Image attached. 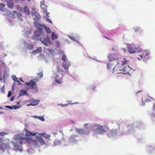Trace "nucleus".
<instances>
[{
    "label": "nucleus",
    "instance_id": "24",
    "mask_svg": "<svg viewBox=\"0 0 155 155\" xmlns=\"http://www.w3.org/2000/svg\"><path fill=\"white\" fill-rule=\"evenodd\" d=\"M28 94L27 91L25 90H21L19 95V97L22 96L24 95L28 96Z\"/></svg>",
    "mask_w": 155,
    "mask_h": 155
},
{
    "label": "nucleus",
    "instance_id": "7",
    "mask_svg": "<svg viewBox=\"0 0 155 155\" xmlns=\"http://www.w3.org/2000/svg\"><path fill=\"white\" fill-rule=\"evenodd\" d=\"M34 24L37 29L35 31V36L39 37L41 35L43 29V25L40 23L38 21H35Z\"/></svg>",
    "mask_w": 155,
    "mask_h": 155
},
{
    "label": "nucleus",
    "instance_id": "46",
    "mask_svg": "<svg viewBox=\"0 0 155 155\" xmlns=\"http://www.w3.org/2000/svg\"><path fill=\"white\" fill-rule=\"evenodd\" d=\"M69 104H58V105H61L62 107H64V106H67Z\"/></svg>",
    "mask_w": 155,
    "mask_h": 155
},
{
    "label": "nucleus",
    "instance_id": "26",
    "mask_svg": "<svg viewBox=\"0 0 155 155\" xmlns=\"http://www.w3.org/2000/svg\"><path fill=\"white\" fill-rule=\"evenodd\" d=\"M30 89L32 90L31 91L34 93H37L39 92V91L38 88V87L36 85L33 86Z\"/></svg>",
    "mask_w": 155,
    "mask_h": 155
},
{
    "label": "nucleus",
    "instance_id": "36",
    "mask_svg": "<svg viewBox=\"0 0 155 155\" xmlns=\"http://www.w3.org/2000/svg\"><path fill=\"white\" fill-rule=\"evenodd\" d=\"M11 78L14 81V82H15L18 80V78H17L16 76L15 75H12V76Z\"/></svg>",
    "mask_w": 155,
    "mask_h": 155
},
{
    "label": "nucleus",
    "instance_id": "17",
    "mask_svg": "<svg viewBox=\"0 0 155 155\" xmlns=\"http://www.w3.org/2000/svg\"><path fill=\"white\" fill-rule=\"evenodd\" d=\"M9 147L8 143H1L0 144V150H2L3 152H5L4 149H8Z\"/></svg>",
    "mask_w": 155,
    "mask_h": 155
},
{
    "label": "nucleus",
    "instance_id": "1",
    "mask_svg": "<svg viewBox=\"0 0 155 155\" xmlns=\"http://www.w3.org/2000/svg\"><path fill=\"white\" fill-rule=\"evenodd\" d=\"M13 139L15 141H12V144L13 145L14 148H19L20 145L23 143V142L25 140V138L23 134H21L15 135L13 137Z\"/></svg>",
    "mask_w": 155,
    "mask_h": 155
},
{
    "label": "nucleus",
    "instance_id": "20",
    "mask_svg": "<svg viewBox=\"0 0 155 155\" xmlns=\"http://www.w3.org/2000/svg\"><path fill=\"white\" fill-rule=\"evenodd\" d=\"M36 137L38 140L39 142L41 145L43 146L46 144L45 141L43 140L42 138L39 135H37L36 136Z\"/></svg>",
    "mask_w": 155,
    "mask_h": 155
},
{
    "label": "nucleus",
    "instance_id": "54",
    "mask_svg": "<svg viewBox=\"0 0 155 155\" xmlns=\"http://www.w3.org/2000/svg\"><path fill=\"white\" fill-rule=\"evenodd\" d=\"M88 124H84V128H86L87 129L88 127Z\"/></svg>",
    "mask_w": 155,
    "mask_h": 155
},
{
    "label": "nucleus",
    "instance_id": "55",
    "mask_svg": "<svg viewBox=\"0 0 155 155\" xmlns=\"http://www.w3.org/2000/svg\"><path fill=\"white\" fill-rule=\"evenodd\" d=\"M15 148V149H14V150H17V151H19L21 152L22 151V149H18L19 148L16 147V148Z\"/></svg>",
    "mask_w": 155,
    "mask_h": 155
},
{
    "label": "nucleus",
    "instance_id": "56",
    "mask_svg": "<svg viewBox=\"0 0 155 155\" xmlns=\"http://www.w3.org/2000/svg\"><path fill=\"white\" fill-rule=\"evenodd\" d=\"M48 51L50 53H53L54 52L53 50L51 49H48Z\"/></svg>",
    "mask_w": 155,
    "mask_h": 155
},
{
    "label": "nucleus",
    "instance_id": "47",
    "mask_svg": "<svg viewBox=\"0 0 155 155\" xmlns=\"http://www.w3.org/2000/svg\"><path fill=\"white\" fill-rule=\"evenodd\" d=\"M57 71L58 72H64V70L62 69H61L60 70V69H59V67L58 66L57 67Z\"/></svg>",
    "mask_w": 155,
    "mask_h": 155
},
{
    "label": "nucleus",
    "instance_id": "10",
    "mask_svg": "<svg viewBox=\"0 0 155 155\" xmlns=\"http://www.w3.org/2000/svg\"><path fill=\"white\" fill-rule=\"evenodd\" d=\"M38 41H40L42 44L46 46H48L51 43L50 37L48 36L46 37H40Z\"/></svg>",
    "mask_w": 155,
    "mask_h": 155
},
{
    "label": "nucleus",
    "instance_id": "61",
    "mask_svg": "<svg viewBox=\"0 0 155 155\" xmlns=\"http://www.w3.org/2000/svg\"><path fill=\"white\" fill-rule=\"evenodd\" d=\"M37 133H32L31 134V136H35L37 134Z\"/></svg>",
    "mask_w": 155,
    "mask_h": 155
},
{
    "label": "nucleus",
    "instance_id": "33",
    "mask_svg": "<svg viewBox=\"0 0 155 155\" xmlns=\"http://www.w3.org/2000/svg\"><path fill=\"white\" fill-rule=\"evenodd\" d=\"M25 140H27V142L28 143H31L32 144V143H33L32 140H33L31 138H25Z\"/></svg>",
    "mask_w": 155,
    "mask_h": 155
},
{
    "label": "nucleus",
    "instance_id": "35",
    "mask_svg": "<svg viewBox=\"0 0 155 155\" xmlns=\"http://www.w3.org/2000/svg\"><path fill=\"white\" fill-rule=\"evenodd\" d=\"M150 116L152 120H155V115L153 113H150Z\"/></svg>",
    "mask_w": 155,
    "mask_h": 155
},
{
    "label": "nucleus",
    "instance_id": "64",
    "mask_svg": "<svg viewBox=\"0 0 155 155\" xmlns=\"http://www.w3.org/2000/svg\"><path fill=\"white\" fill-rule=\"evenodd\" d=\"M32 117H33L35 118L38 119V116H36V115H35V116H32Z\"/></svg>",
    "mask_w": 155,
    "mask_h": 155
},
{
    "label": "nucleus",
    "instance_id": "19",
    "mask_svg": "<svg viewBox=\"0 0 155 155\" xmlns=\"http://www.w3.org/2000/svg\"><path fill=\"white\" fill-rule=\"evenodd\" d=\"M36 82L33 80H31L28 82L25 83V84L28 86L30 89L33 86L36 85Z\"/></svg>",
    "mask_w": 155,
    "mask_h": 155
},
{
    "label": "nucleus",
    "instance_id": "52",
    "mask_svg": "<svg viewBox=\"0 0 155 155\" xmlns=\"http://www.w3.org/2000/svg\"><path fill=\"white\" fill-rule=\"evenodd\" d=\"M45 19H46V21L48 22H49V23H51V24L52 23V21H51V20H50L49 18H45Z\"/></svg>",
    "mask_w": 155,
    "mask_h": 155
},
{
    "label": "nucleus",
    "instance_id": "29",
    "mask_svg": "<svg viewBox=\"0 0 155 155\" xmlns=\"http://www.w3.org/2000/svg\"><path fill=\"white\" fill-rule=\"evenodd\" d=\"M43 26L45 31L48 34H50L51 33V31L50 28L47 27L44 25H43Z\"/></svg>",
    "mask_w": 155,
    "mask_h": 155
},
{
    "label": "nucleus",
    "instance_id": "57",
    "mask_svg": "<svg viewBox=\"0 0 155 155\" xmlns=\"http://www.w3.org/2000/svg\"><path fill=\"white\" fill-rule=\"evenodd\" d=\"M96 86L94 85L93 86V87H92L91 89L93 91H95V90Z\"/></svg>",
    "mask_w": 155,
    "mask_h": 155
},
{
    "label": "nucleus",
    "instance_id": "6",
    "mask_svg": "<svg viewBox=\"0 0 155 155\" xmlns=\"http://www.w3.org/2000/svg\"><path fill=\"white\" fill-rule=\"evenodd\" d=\"M128 129L127 132H123L122 135H130L135 137H137L138 135V134L134 129L133 125L130 124L127 126Z\"/></svg>",
    "mask_w": 155,
    "mask_h": 155
},
{
    "label": "nucleus",
    "instance_id": "2",
    "mask_svg": "<svg viewBox=\"0 0 155 155\" xmlns=\"http://www.w3.org/2000/svg\"><path fill=\"white\" fill-rule=\"evenodd\" d=\"M108 129V127L107 126L100 125H94L92 127V130L95 133V135L97 134H101L106 133Z\"/></svg>",
    "mask_w": 155,
    "mask_h": 155
},
{
    "label": "nucleus",
    "instance_id": "49",
    "mask_svg": "<svg viewBox=\"0 0 155 155\" xmlns=\"http://www.w3.org/2000/svg\"><path fill=\"white\" fill-rule=\"evenodd\" d=\"M88 58H91V59H92V60H94L96 61H98V62H102L101 61H100L97 60H96V59L95 58H92L90 56H88Z\"/></svg>",
    "mask_w": 155,
    "mask_h": 155
},
{
    "label": "nucleus",
    "instance_id": "43",
    "mask_svg": "<svg viewBox=\"0 0 155 155\" xmlns=\"http://www.w3.org/2000/svg\"><path fill=\"white\" fill-rule=\"evenodd\" d=\"M38 119L43 121H44L45 120V119L43 116H38Z\"/></svg>",
    "mask_w": 155,
    "mask_h": 155
},
{
    "label": "nucleus",
    "instance_id": "48",
    "mask_svg": "<svg viewBox=\"0 0 155 155\" xmlns=\"http://www.w3.org/2000/svg\"><path fill=\"white\" fill-rule=\"evenodd\" d=\"M12 94V92L11 91H9L8 93V94L7 95V97H9L10 96H11Z\"/></svg>",
    "mask_w": 155,
    "mask_h": 155
},
{
    "label": "nucleus",
    "instance_id": "37",
    "mask_svg": "<svg viewBox=\"0 0 155 155\" xmlns=\"http://www.w3.org/2000/svg\"><path fill=\"white\" fill-rule=\"evenodd\" d=\"M31 132L29 131L28 130H26V134L25 135L26 136H31Z\"/></svg>",
    "mask_w": 155,
    "mask_h": 155
},
{
    "label": "nucleus",
    "instance_id": "3",
    "mask_svg": "<svg viewBox=\"0 0 155 155\" xmlns=\"http://www.w3.org/2000/svg\"><path fill=\"white\" fill-rule=\"evenodd\" d=\"M137 53L138 54H140L139 55L141 57V59L143 58V60L145 63L150 58V55L151 52L149 50H144L140 48L137 51Z\"/></svg>",
    "mask_w": 155,
    "mask_h": 155
},
{
    "label": "nucleus",
    "instance_id": "42",
    "mask_svg": "<svg viewBox=\"0 0 155 155\" xmlns=\"http://www.w3.org/2000/svg\"><path fill=\"white\" fill-rule=\"evenodd\" d=\"M13 109H14L15 110H16L17 109H18L19 108H20L21 107V106H18V105H14L13 106Z\"/></svg>",
    "mask_w": 155,
    "mask_h": 155
},
{
    "label": "nucleus",
    "instance_id": "14",
    "mask_svg": "<svg viewBox=\"0 0 155 155\" xmlns=\"http://www.w3.org/2000/svg\"><path fill=\"white\" fill-rule=\"evenodd\" d=\"M78 140V135H71L69 138V142L71 143L76 144Z\"/></svg>",
    "mask_w": 155,
    "mask_h": 155
},
{
    "label": "nucleus",
    "instance_id": "22",
    "mask_svg": "<svg viewBox=\"0 0 155 155\" xmlns=\"http://www.w3.org/2000/svg\"><path fill=\"white\" fill-rule=\"evenodd\" d=\"M32 16L33 17V18L35 21H38L41 18V16L37 13L34 15Z\"/></svg>",
    "mask_w": 155,
    "mask_h": 155
},
{
    "label": "nucleus",
    "instance_id": "28",
    "mask_svg": "<svg viewBox=\"0 0 155 155\" xmlns=\"http://www.w3.org/2000/svg\"><path fill=\"white\" fill-rule=\"evenodd\" d=\"M58 37V35L54 32L51 33V39L52 40H55L57 39Z\"/></svg>",
    "mask_w": 155,
    "mask_h": 155
},
{
    "label": "nucleus",
    "instance_id": "11",
    "mask_svg": "<svg viewBox=\"0 0 155 155\" xmlns=\"http://www.w3.org/2000/svg\"><path fill=\"white\" fill-rule=\"evenodd\" d=\"M118 131L116 129H113L108 132L107 135L108 137L113 138L116 137Z\"/></svg>",
    "mask_w": 155,
    "mask_h": 155
},
{
    "label": "nucleus",
    "instance_id": "16",
    "mask_svg": "<svg viewBox=\"0 0 155 155\" xmlns=\"http://www.w3.org/2000/svg\"><path fill=\"white\" fill-rule=\"evenodd\" d=\"M53 75L54 76V78L55 81L57 83L61 84L62 83V78H61L59 77V76L55 73H54Z\"/></svg>",
    "mask_w": 155,
    "mask_h": 155
},
{
    "label": "nucleus",
    "instance_id": "39",
    "mask_svg": "<svg viewBox=\"0 0 155 155\" xmlns=\"http://www.w3.org/2000/svg\"><path fill=\"white\" fill-rule=\"evenodd\" d=\"M44 137L48 139V140H51L50 138H49V137H51V135L48 134H45V135L44 136Z\"/></svg>",
    "mask_w": 155,
    "mask_h": 155
},
{
    "label": "nucleus",
    "instance_id": "51",
    "mask_svg": "<svg viewBox=\"0 0 155 155\" xmlns=\"http://www.w3.org/2000/svg\"><path fill=\"white\" fill-rule=\"evenodd\" d=\"M5 107L7 108H8L9 109H13V106H8L7 105L5 106Z\"/></svg>",
    "mask_w": 155,
    "mask_h": 155
},
{
    "label": "nucleus",
    "instance_id": "25",
    "mask_svg": "<svg viewBox=\"0 0 155 155\" xmlns=\"http://www.w3.org/2000/svg\"><path fill=\"white\" fill-rule=\"evenodd\" d=\"M23 11L24 12L26 15H29L30 14V12L28 7L26 6H25L23 8Z\"/></svg>",
    "mask_w": 155,
    "mask_h": 155
},
{
    "label": "nucleus",
    "instance_id": "12",
    "mask_svg": "<svg viewBox=\"0 0 155 155\" xmlns=\"http://www.w3.org/2000/svg\"><path fill=\"white\" fill-rule=\"evenodd\" d=\"M75 132L79 134L88 135L89 134V130L87 129L81 128H75Z\"/></svg>",
    "mask_w": 155,
    "mask_h": 155
},
{
    "label": "nucleus",
    "instance_id": "45",
    "mask_svg": "<svg viewBox=\"0 0 155 155\" xmlns=\"http://www.w3.org/2000/svg\"><path fill=\"white\" fill-rule=\"evenodd\" d=\"M4 90H5V87H4V85H3L2 86V87L0 89V90L2 93H5Z\"/></svg>",
    "mask_w": 155,
    "mask_h": 155
},
{
    "label": "nucleus",
    "instance_id": "38",
    "mask_svg": "<svg viewBox=\"0 0 155 155\" xmlns=\"http://www.w3.org/2000/svg\"><path fill=\"white\" fill-rule=\"evenodd\" d=\"M32 142H33L32 144H33L35 146H37L38 144V142L37 140H32Z\"/></svg>",
    "mask_w": 155,
    "mask_h": 155
},
{
    "label": "nucleus",
    "instance_id": "5",
    "mask_svg": "<svg viewBox=\"0 0 155 155\" xmlns=\"http://www.w3.org/2000/svg\"><path fill=\"white\" fill-rule=\"evenodd\" d=\"M115 56V54H110L108 55V58L109 61H111L112 62L111 64H107V68L108 70L110 69L111 68V65H116L118 66L120 63H119L118 59Z\"/></svg>",
    "mask_w": 155,
    "mask_h": 155
},
{
    "label": "nucleus",
    "instance_id": "63",
    "mask_svg": "<svg viewBox=\"0 0 155 155\" xmlns=\"http://www.w3.org/2000/svg\"><path fill=\"white\" fill-rule=\"evenodd\" d=\"M142 91H138L136 93V95L137 96H138V94L140 93V92H141Z\"/></svg>",
    "mask_w": 155,
    "mask_h": 155
},
{
    "label": "nucleus",
    "instance_id": "15",
    "mask_svg": "<svg viewBox=\"0 0 155 155\" xmlns=\"http://www.w3.org/2000/svg\"><path fill=\"white\" fill-rule=\"evenodd\" d=\"M65 140L63 137L61 138V140H55L54 141V146H55L60 144H61L63 145V147L66 146L67 145L65 143Z\"/></svg>",
    "mask_w": 155,
    "mask_h": 155
},
{
    "label": "nucleus",
    "instance_id": "60",
    "mask_svg": "<svg viewBox=\"0 0 155 155\" xmlns=\"http://www.w3.org/2000/svg\"><path fill=\"white\" fill-rule=\"evenodd\" d=\"M77 11H78V12H79L81 13H84V11L82 10H81V9H77Z\"/></svg>",
    "mask_w": 155,
    "mask_h": 155
},
{
    "label": "nucleus",
    "instance_id": "18",
    "mask_svg": "<svg viewBox=\"0 0 155 155\" xmlns=\"http://www.w3.org/2000/svg\"><path fill=\"white\" fill-rule=\"evenodd\" d=\"M133 29H134V31L136 32H138L140 34L143 33V30L140 27L135 26L133 27Z\"/></svg>",
    "mask_w": 155,
    "mask_h": 155
},
{
    "label": "nucleus",
    "instance_id": "13",
    "mask_svg": "<svg viewBox=\"0 0 155 155\" xmlns=\"http://www.w3.org/2000/svg\"><path fill=\"white\" fill-rule=\"evenodd\" d=\"M146 150L148 153L151 154L155 153V143L147 146Z\"/></svg>",
    "mask_w": 155,
    "mask_h": 155
},
{
    "label": "nucleus",
    "instance_id": "34",
    "mask_svg": "<svg viewBox=\"0 0 155 155\" xmlns=\"http://www.w3.org/2000/svg\"><path fill=\"white\" fill-rule=\"evenodd\" d=\"M36 13H37V12H36V9L34 8H32V12H31L32 16H33Z\"/></svg>",
    "mask_w": 155,
    "mask_h": 155
},
{
    "label": "nucleus",
    "instance_id": "59",
    "mask_svg": "<svg viewBox=\"0 0 155 155\" xmlns=\"http://www.w3.org/2000/svg\"><path fill=\"white\" fill-rule=\"evenodd\" d=\"M44 12H45V13L46 16L47 17H49L48 15H49V14H50V13H48V12H47V10H46V11Z\"/></svg>",
    "mask_w": 155,
    "mask_h": 155
},
{
    "label": "nucleus",
    "instance_id": "21",
    "mask_svg": "<svg viewBox=\"0 0 155 155\" xmlns=\"http://www.w3.org/2000/svg\"><path fill=\"white\" fill-rule=\"evenodd\" d=\"M42 48L41 47L38 48L36 50H34L31 52L32 54L35 55L36 54L39 53L41 52L42 51Z\"/></svg>",
    "mask_w": 155,
    "mask_h": 155
},
{
    "label": "nucleus",
    "instance_id": "23",
    "mask_svg": "<svg viewBox=\"0 0 155 155\" xmlns=\"http://www.w3.org/2000/svg\"><path fill=\"white\" fill-rule=\"evenodd\" d=\"M7 6L10 8H12L13 6L14 3L12 0H7Z\"/></svg>",
    "mask_w": 155,
    "mask_h": 155
},
{
    "label": "nucleus",
    "instance_id": "27",
    "mask_svg": "<svg viewBox=\"0 0 155 155\" xmlns=\"http://www.w3.org/2000/svg\"><path fill=\"white\" fill-rule=\"evenodd\" d=\"M41 9H42L44 10V12L46 11L47 10V6L45 5L43 3L41 2Z\"/></svg>",
    "mask_w": 155,
    "mask_h": 155
},
{
    "label": "nucleus",
    "instance_id": "41",
    "mask_svg": "<svg viewBox=\"0 0 155 155\" xmlns=\"http://www.w3.org/2000/svg\"><path fill=\"white\" fill-rule=\"evenodd\" d=\"M68 37H69L70 39L74 40V41H76L78 43V44H80V42L79 41L76 40L75 39V38L73 37H72L71 36H68Z\"/></svg>",
    "mask_w": 155,
    "mask_h": 155
},
{
    "label": "nucleus",
    "instance_id": "9",
    "mask_svg": "<svg viewBox=\"0 0 155 155\" xmlns=\"http://www.w3.org/2000/svg\"><path fill=\"white\" fill-rule=\"evenodd\" d=\"M62 61H63L62 64L63 68L64 70H68L70 65V62L67 59L66 56L64 53H63L62 57Z\"/></svg>",
    "mask_w": 155,
    "mask_h": 155
},
{
    "label": "nucleus",
    "instance_id": "4",
    "mask_svg": "<svg viewBox=\"0 0 155 155\" xmlns=\"http://www.w3.org/2000/svg\"><path fill=\"white\" fill-rule=\"evenodd\" d=\"M122 63L120 66L119 68V70L123 71V72H119L118 73L123 74H128L130 76L131 75L129 72L131 70H133L129 65L126 66L127 61L124 60V61H122Z\"/></svg>",
    "mask_w": 155,
    "mask_h": 155
},
{
    "label": "nucleus",
    "instance_id": "44",
    "mask_svg": "<svg viewBox=\"0 0 155 155\" xmlns=\"http://www.w3.org/2000/svg\"><path fill=\"white\" fill-rule=\"evenodd\" d=\"M40 78H42L43 77V72H40V73L38 74Z\"/></svg>",
    "mask_w": 155,
    "mask_h": 155
},
{
    "label": "nucleus",
    "instance_id": "30",
    "mask_svg": "<svg viewBox=\"0 0 155 155\" xmlns=\"http://www.w3.org/2000/svg\"><path fill=\"white\" fill-rule=\"evenodd\" d=\"M26 45L25 44V45L27 47V48L30 50H32L33 48V45L31 44H29L26 43L25 42H24Z\"/></svg>",
    "mask_w": 155,
    "mask_h": 155
},
{
    "label": "nucleus",
    "instance_id": "40",
    "mask_svg": "<svg viewBox=\"0 0 155 155\" xmlns=\"http://www.w3.org/2000/svg\"><path fill=\"white\" fill-rule=\"evenodd\" d=\"M5 5L2 3H0V10L1 11L3 10Z\"/></svg>",
    "mask_w": 155,
    "mask_h": 155
},
{
    "label": "nucleus",
    "instance_id": "31",
    "mask_svg": "<svg viewBox=\"0 0 155 155\" xmlns=\"http://www.w3.org/2000/svg\"><path fill=\"white\" fill-rule=\"evenodd\" d=\"M40 102V101L39 100L36 99L34 100L31 101V103L33 106H35L38 104Z\"/></svg>",
    "mask_w": 155,
    "mask_h": 155
},
{
    "label": "nucleus",
    "instance_id": "32",
    "mask_svg": "<svg viewBox=\"0 0 155 155\" xmlns=\"http://www.w3.org/2000/svg\"><path fill=\"white\" fill-rule=\"evenodd\" d=\"M136 127L140 129L142 128V126L143 125V124L142 123L140 122H138L136 124Z\"/></svg>",
    "mask_w": 155,
    "mask_h": 155
},
{
    "label": "nucleus",
    "instance_id": "58",
    "mask_svg": "<svg viewBox=\"0 0 155 155\" xmlns=\"http://www.w3.org/2000/svg\"><path fill=\"white\" fill-rule=\"evenodd\" d=\"M65 41L68 44H70L71 42L68 39H66L65 40Z\"/></svg>",
    "mask_w": 155,
    "mask_h": 155
},
{
    "label": "nucleus",
    "instance_id": "53",
    "mask_svg": "<svg viewBox=\"0 0 155 155\" xmlns=\"http://www.w3.org/2000/svg\"><path fill=\"white\" fill-rule=\"evenodd\" d=\"M7 134V133L5 132L0 133V135L1 136H4Z\"/></svg>",
    "mask_w": 155,
    "mask_h": 155
},
{
    "label": "nucleus",
    "instance_id": "50",
    "mask_svg": "<svg viewBox=\"0 0 155 155\" xmlns=\"http://www.w3.org/2000/svg\"><path fill=\"white\" fill-rule=\"evenodd\" d=\"M16 84L15 82H14V83L13 84L12 86V90H14V88L16 85Z\"/></svg>",
    "mask_w": 155,
    "mask_h": 155
},
{
    "label": "nucleus",
    "instance_id": "62",
    "mask_svg": "<svg viewBox=\"0 0 155 155\" xmlns=\"http://www.w3.org/2000/svg\"><path fill=\"white\" fill-rule=\"evenodd\" d=\"M15 99V97L12 96L11 97L10 99V100L11 101H13Z\"/></svg>",
    "mask_w": 155,
    "mask_h": 155
},
{
    "label": "nucleus",
    "instance_id": "8",
    "mask_svg": "<svg viewBox=\"0 0 155 155\" xmlns=\"http://www.w3.org/2000/svg\"><path fill=\"white\" fill-rule=\"evenodd\" d=\"M140 46L139 45H136L133 43L127 44V48L128 52L130 54L137 52V51L140 48Z\"/></svg>",
    "mask_w": 155,
    "mask_h": 155
}]
</instances>
